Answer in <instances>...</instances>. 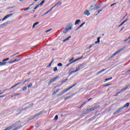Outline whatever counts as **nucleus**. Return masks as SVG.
Listing matches in <instances>:
<instances>
[{
    "label": "nucleus",
    "mask_w": 130,
    "mask_h": 130,
    "mask_svg": "<svg viewBox=\"0 0 130 130\" xmlns=\"http://www.w3.org/2000/svg\"><path fill=\"white\" fill-rule=\"evenodd\" d=\"M73 29V25L72 24H70L66 26V27L63 30V34H67L69 31H71Z\"/></svg>",
    "instance_id": "1"
},
{
    "label": "nucleus",
    "mask_w": 130,
    "mask_h": 130,
    "mask_svg": "<svg viewBox=\"0 0 130 130\" xmlns=\"http://www.w3.org/2000/svg\"><path fill=\"white\" fill-rule=\"evenodd\" d=\"M122 50H123V49H120V50L116 51L114 54H112V55L111 56L110 58H112L113 57V56H115V55H116L117 54H118V53H119V52H121V51H122Z\"/></svg>",
    "instance_id": "2"
},
{
    "label": "nucleus",
    "mask_w": 130,
    "mask_h": 130,
    "mask_svg": "<svg viewBox=\"0 0 130 130\" xmlns=\"http://www.w3.org/2000/svg\"><path fill=\"white\" fill-rule=\"evenodd\" d=\"M83 56L81 57L80 58H78L77 59H76L75 60H73L72 62H71L70 63H68L66 67H69V66H71L72 63H74V62H76V61H78V60H80V59H82L83 58Z\"/></svg>",
    "instance_id": "3"
},
{
    "label": "nucleus",
    "mask_w": 130,
    "mask_h": 130,
    "mask_svg": "<svg viewBox=\"0 0 130 130\" xmlns=\"http://www.w3.org/2000/svg\"><path fill=\"white\" fill-rule=\"evenodd\" d=\"M84 68H85V63H82L81 64H80L78 67H77V68H76V70H77V71H80V70H82V69H84Z\"/></svg>",
    "instance_id": "4"
},
{
    "label": "nucleus",
    "mask_w": 130,
    "mask_h": 130,
    "mask_svg": "<svg viewBox=\"0 0 130 130\" xmlns=\"http://www.w3.org/2000/svg\"><path fill=\"white\" fill-rule=\"evenodd\" d=\"M101 7H102V4H99L96 7L91 9L90 10V11H93V10H94V11H96V10H98V9H100V8H101Z\"/></svg>",
    "instance_id": "5"
},
{
    "label": "nucleus",
    "mask_w": 130,
    "mask_h": 130,
    "mask_svg": "<svg viewBox=\"0 0 130 130\" xmlns=\"http://www.w3.org/2000/svg\"><path fill=\"white\" fill-rule=\"evenodd\" d=\"M76 85H77V83L74 84L73 85H72L70 87L66 88L65 90H64V91H65V93L66 92H68V91H70V90H71V89H72V88H74V87H75V86H76Z\"/></svg>",
    "instance_id": "6"
},
{
    "label": "nucleus",
    "mask_w": 130,
    "mask_h": 130,
    "mask_svg": "<svg viewBox=\"0 0 130 130\" xmlns=\"http://www.w3.org/2000/svg\"><path fill=\"white\" fill-rule=\"evenodd\" d=\"M76 85H77V83L74 84L73 85H72L70 87L66 88L65 90H64V91H65V93L66 92H68V91H70V90H71V89H72V88H74V87H75V86H76Z\"/></svg>",
    "instance_id": "7"
},
{
    "label": "nucleus",
    "mask_w": 130,
    "mask_h": 130,
    "mask_svg": "<svg viewBox=\"0 0 130 130\" xmlns=\"http://www.w3.org/2000/svg\"><path fill=\"white\" fill-rule=\"evenodd\" d=\"M45 3V1H43L40 4H39L38 6H37L35 8L34 10H37L40 6H42L44 3Z\"/></svg>",
    "instance_id": "8"
},
{
    "label": "nucleus",
    "mask_w": 130,
    "mask_h": 130,
    "mask_svg": "<svg viewBox=\"0 0 130 130\" xmlns=\"http://www.w3.org/2000/svg\"><path fill=\"white\" fill-rule=\"evenodd\" d=\"M13 14H8L7 16H6L3 19L2 21H5V20H7L8 18H10V17H12L13 16Z\"/></svg>",
    "instance_id": "9"
},
{
    "label": "nucleus",
    "mask_w": 130,
    "mask_h": 130,
    "mask_svg": "<svg viewBox=\"0 0 130 130\" xmlns=\"http://www.w3.org/2000/svg\"><path fill=\"white\" fill-rule=\"evenodd\" d=\"M58 78H59V76H57L56 77H54L53 79H51L50 82V83H52L53 82H54L55 81H56V80H57V79H58Z\"/></svg>",
    "instance_id": "10"
},
{
    "label": "nucleus",
    "mask_w": 130,
    "mask_h": 130,
    "mask_svg": "<svg viewBox=\"0 0 130 130\" xmlns=\"http://www.w3.org/2000/svg\"><path fill=\"white\" fill-rule=\"evenodd\" d=\"M60 5H61V2H59L56 4H55L53 7L54 8H55V7H56V8H58V7L60 6Z\"/></svg>",
    "instance_id": "11"
},
{
    "label": "nucleus",
    "mask_w": 130,
    "mask_h": 130,
    "mask_svg": "<svg viewBox=\"0 0 130 130\" xmlns=\"http://www.w3.org/2000/svg\"><path fill=\"white\" fill-rule=\"evenodd\" d=\"M128 106H129V103H127L126 104H125L123 107V109H124V108H127V107H128Z\"/></svg>",
    "instance_id": "12"
},
{
    "label": "nucleus",
    "mask_w": 130,
    "mask_h": 130,
    "mask_svg": "<svg viewBox=\"0 0 130 130\" xmlns=\"http://www.w3.org/2000/svg\"><path fill=\"white\" fill-rule=\"evenodd\" d=\"M20 121H18L17 122H16L15 123H13L12 124V125H13V127H15V126H16V125H18V124H20Z\"/></svg>",
    "instance_id": "13"
},
{
    "label": "nucleus",
    "mask_w": 130,
    "mask_h": 130,
    "mask_svg": "<svg viewBox=\"0 0 130 130\" xmlns=\"http://www.w3.org/2000/svg\"><path fill=\"white\" fill-rule=\"evenodd\" d=\"M84 14L86 16H89L90 15V12H89L88 10H86L84 11Z\"/></svg>",
    "instance_id": "14"
},
{
    "label": "nucleus",
    "mask_w": 130,
    "mask_h": 130,
    "mask_svg": "<svg viewBox=\"0 0 130 130\" xmlns=\"http://www.w3.org/2000/svg\"><path fill=\"white\" fill-rule=\"evenodd\" d=\"M13 127H14V125H13V124H12L10 126L7 127L6 129L7 130H11V129H12V128H13Z\"/></svg>",
    "instance_id": "15"
},
{
    "label": "nucleus",
    "mask_w": 130,
    "mask_h": 130,
    "mask_svg": "<svg viewBox=\"0 0 130 130\" xmlns=\"http://www.w3.org/2000/svg\"><path fill=\"white\" fill-rule=\"evenodd\" d=\"M7 63L8 62H4V61H2V62H0V67L6 66Z\"/></svg>",
    "instance_id": "16"
},
{
    "label": "nucleus",
    "mask_w": 130,
    "mask_h": 130,
    "mask_svg": "<svg viewBox=\"0 0 130 130\" xmlns=\"http://www.w3.org/2000/svg\"><path fill=\"white\" fill-rule=\"evenodd\" d=\"M127 21H128V19H125L123 22H122L119 25V27H121V26H122V25H123V24H124V23H125L126 22H127Z\"/></svg>",
    "instance_id": "17"
},
{
    "label": "nucleus",
    "mask_w": 130,
    "mask_h": 130,
    "mask_svg": "<svg viewBox=\"0 0 130 130\" xmlns=\"http://www.w3.org/2000/svg\"><path fill=\"white\" fill-rule=\"evenodd\" d=\"M72 37L69 36L68 38H66L65 40H63V42H66V41H68V40H70V39Z\"/></svg>",
    "instance_id": "18"
},
{
    "label": "nucleus",
    "mask_w": 130,
    "mask_h": 130,
    "mask_svg": "<svg viewBox=\"0 0 130 130\" xmlns=\"http://www.w3.org/2000/svg\"><path fill=\"white\" fill-rule=\"evenodd\" d=\"M22 58H18L14 59V62H16V61H20L22 59Z\"/></svg>",
    "instance_id": "19"
},
{
    "label": "nucleus",
    "mask_w": 130,
    "mask_h": 130,
    "mask_svg": "<svg viewBox=\"0 0 130 130\" xmlns=\"http://www.w3.org/2000/svg\"><path fill=\"white\" fill-rule=\"evenodd\" d=\"M79 23H81V20L78 19L75 22V25H78Z\"/></svg>",
    "instance_id": "20"
},
{
    "label": "nucleus",
    "mask_w": 130,
    "mask_h": 130,
    "mask_svg": "<svg viewBox=\"0 0 130 130\" xmlns=\"http://www.w3.org/2000/svg\"><path fill=\"white\" fill-rule=\"evenodd\" d=\"M39 24V22H36L33 25H32V28H35V26H37V25H38Z\"/></svg>",
    "instance_id": "21"
},
{
    "label": "nucleus",
    "mask_w": 130,
    "mask_h": 130,
    "mask_svg": "<svg viewBox=\"0 0 130 130\" xmlns=\"http://www.w3.org/2000/svg\"><path fill=\"white\" fill-rule=\"evenodd\" d=\"M60 89H57L56 91H54L53 93H52V95H55V94H56V93H57L59 91H60Z\"/></svg>",
    "instance_id": "22"
},
{
    "label": "nucleus",
    "mask_w": 130,
    "mask_h": 130,
    "mask_svg": "<svg viewBox=\"0 0 130 130\" xmlns=\"http://www.w3.org/2000/svg\"><path fill=\"white\" fill-rule=\"evenodd\" d=\"M65 91H64V90H63V91H62L58 95V96H61V95H63V94H64Z\"/></svg>",
    "instance_id": "23"
},
{
    "label": "nucleus",
    "mask_w": 130,
    "mask_h": 130,
    "mask_svg": "<svg viewBox=\"0 0 130 130\" xmlns=\"http://www.w3.org/2000/svg\"><path fill=\"white\" fill-rule=\"evenodd\" d=\"M77 72H78V71L77 70V69H76L75 71H72L70 72V75H72V74H74V73H77Z\"/></svg>",
    "instance_id": "24"
},
{
    "label": "nucleus",
    "mask_w": 130,
    "mask_h": 130,
    "mask_svg": "<svg viewBox=\"0 0 130 130\" xmlns=\"http://www.w3.org/2000/svg\"><path fill=\"white\" fill-rule=\"evenodd\" d=\"M110 80H112V77L105 79V82H107V81H110Z\"/></svg>",
    "instance_id": "25"
},
{
    "label": "nucleus",
    "mask_w": 130,
    "mask_h": 130,
    "mask_svg": "<svg viewBox=\"0 0 130 130\" xmlns=\"http://www.w3.org/2000/svg\"><path fill=\"white\" fill-rule=\"evenodd\" d=\"M8 60H10V58H7L6 59H5L3 60V61L4 62H7L6 61H8Z\"/></svg>",
    "instance_id": "26"
},
{
    "label": "nucleus",
    "mask_w": 130,
    "mask_h": 130,
    "mask_svg": "<svg viewBox=\"0 0 130 130\" xmlns=\"http://www.w3.org/2000/svg\"><path fill=\"white\" fill-rule=\"evenodd\" d=\"M18 95H21V93H19L17 94H13L11 96V98H13V97H14V96H18Z\"/></svg>",
    "instance_id": "27"
},
{
    "label": "nucleus",
    "mask_w": 130,
    "mask_h": 130,
    "mask_svg": "<svg viewBox=\"0 0 130 130\" xmlns=\"http://www.w3.org/2000/svg\"><path fill=\"white\" fill-rule=\"evenodd\" d=\"M123 109V108L122 107L120 108L118 110L119 113L121 112L122 111V110Z\"/></svg>",
    "instance_id": "28"
},
{
    "label": "nucleus",
    "mask_w": 130,
    "mask_h": 130,
    "mask_svg": "<svg viewBox=\"0 0 130 130\" xmlns=\"http://www.w3.org/2000/svg\"><path fill=\"white\" fill-rule=\"evenodd\" d=\"M99 107H100V106H95L93 108L94 110H95V109H97V108H99Z\"/></svg>",
    "instance_id": "29"
},
{
    "label": "nucleus",
    "mask_w": 130,
    "mask_h": 130,
    "mask_svg": "<svg viewBox=\"0 0 130 130\" xmlns=\"http://www.w3.org/2000/svg\"><path fill=\"white\" fill-rule=\"evenodd\" d=\"M67 81H68V78H66V79H64L63 81H62L61 83L63 84L64 83H66V82H67Z\"/></svg>",
    "instance_id": "30"
},
{
    "label": "nucleus",
    "mask_w": 130,
    "mask_h": 130,
    "mask_svg": "<svg viewBox=\"0 0 130 130\" xmlns=\"http://www.w3.org/2000/svg\"><path fill=\"white\" fill-rule=\"evenodd\" d=\"M8 24H9V22H7L2 24H3V26L6 27V26H7V25H8Z\"/></svg>",
    "instance_id": "31"
},
{
    "label": "nucleus",
    "mask_w": 130,
    "mask_h": 130,
    "mask_svg": "<svg viewBox=\"0 0 130 130\" xmlns=\"http://www.w3.org/2000/svg\"><path fill=\"white\" fill-rule=\"evenodd\" d=\"M40 113L39 112L38 114H36L35 116H34V118H35V117H36V116H39V115H40Z\"/></svg>",
    "instance_id": "32"
},
{
    "label": "nucleus",
    "mask_w": 130,
    "mask_h": 130,
    "mask_svg": "<svg viewBox=\"0 0 130 130\" xmlns=\"http://www.w3.org/2000/svg\"><path fill=\"white\" fill-rule=\"evenodd\" d=\"M125 90H127L126 88V87L125 88H122V89H121L120 90V92H124V91H125Z\"/></svg>",
    "instance_id": "33"
},
{
    "label": "nucleus",
    "mask_w": 130,
    "mask_h": 130,
    "mask_svg": "<svg viewBox=\"0 0 130 130\" xmlns=\"http://www.w3.org/2000/svg\"><path fill=\"white\" fill-rule=\"evenodd\" d=\"M90 112V110L89 109L87 110L85 112V114H88V113H89Z\"/></svg>",
    "instance_id": "34"
},
{
    "label": "nucleus",
    "mask_w": 130,
    "mask_h": 130,
    "mask_svg": "<svg viewBox=\"0 0 130 130\" xmlns=\"http://www.w3.org/2000/svg\"><path fill=\"white\" fill-rule=\"evenodd\" d=\"M117 113H119V112L118 111V110H116L114 113V115H115V114H117Z\"/></svg>",
    "instance_id": "35"
},
{
    "label": "nucleus",
    "mask_w": 130,
    "mask_h": 130,
    "mask_svg": "<svg viewBox=\"0 0 130 130\" xmlns=\"http://www.w3.org/2000/svg\"><path fill=\"white\" fill-rule=\"evenodd\" d=\"M72 96L70 95L69 96H68L64 99V100H68V99H70V98H72Z\"/></svg>",
    "instance_id": "36"
},
{
    "label": "nucleus",
    "mask_w": 130,
    "mask_h": 130,
    "mask_svg": "<svg viewBox=\"0 0 130 130\" xmlns=\"http://www.w3.org/2000/svg\"><path fill=\"white\" fill-rule=\"evenodd\" d=\"M27 90V86H24L22 88V91H26Z\"/></svg>",
    "instance_id": "37"
},
{
    "label": "nucleus",
    "mask_w": 130,
    "mask_h": 130,
    "mask_svg": "<svg viewBox=\"0 0 130 130\" xmlns=\"http://www.w3.org/2000/svg\"><path fill=\"white\" fill-rule=\"evenodd\" d=\"M118 3H119L118 2L114 3V4H112V5H111L110 7H113L114 6H115L116 5H117Z\"/></svg>",
    "instance_id": "38"
},
{
    "label": "nucleus",
    "mask_w": 130,
    "mask_h": 130,
    "mask_svg": "<svg viewBox=\"0 0 130 130\" xmlns=\"http://www.w3.org/2000/svg\"><path fill=\"white\" fill-rule=\"evenodd\" d=\"M94 45H95V44L90 45L89 46V47H88V49H90V48H92V47H93V46H94Z\"/></svg>",
    "instance_id": "39"
},
{
    "label": "nucleus",
    "mask_w": 130,
    "mask_h": 130,
    "mask_svg": "<svg viewBox=\"0 0 130 130\" xmlns=\"http://www.w3.org/2000/svg\"><path fill=\"white\" fill-rule=\"evenodd\" d=\"M105 71V69H103L102 70H101V71H100V72H99L98 73V74H100V73H101L104 72Z\"/></svg>",
    "instance_id": "40"
},
{
    "label": "nucleus",
    "mask_w": 130,
    "mask_h": 130,
    "mask_svg": "<svg viewBox=\"0 0 130 130\" xmlns=\"http://www.w3.org/2000/svg\"><path fill=\"white\" fill-rule=\"evenodd\" d=\"M51 30H52V28H50V29L46 30L45 32H46V33H48V32H50V31H51Z\"/></svg>",
    "instance_id": "41"
},
{
    "label": "nucleus",
    "mask_w": 130,
    "mask_h": 130,
    "mask_svg": "<svg viewBox=\"0 0 130 130\" xmlns=\"http://www.w3.org/2000/svg\"><path fill=\"white\" fill-rule=\"evenodd\" d=\"M47 14H49L48 11H47V12L45 13L43 15H42V17H43V16H45V15H47Z\"/></svg>",
    "instance_id": "42"
},
{
    "label": "nucleus",
    "mask_w": 130,
    "mask_h": 130,
    "mask_svg": "<svg viewBox=\"0 0 130 130\" xmlns=\"http://www.w3.org/2000/svg\"><path fill=\"white\" fill-rule=\"evenodd\" d=\"M32 83H30L28 86H27V88H30V87H32Z\"/></svg>",
    "instance_id": "43"
},
{
    "label": "nucleus",
    "mask_w": 130,
    "mask_h": 130,
    "mask_svg": "<svg viewBox=\"0 0 130 130\" xmlns=\"http://www.w3.org/2000/svg\"><path fill=\"white\" fill-rule=\"evenodd\" d=\"M53 8H54V7L53 6L48 11V12H49V13L51 12V11H52V9Z\"/></svg>",
    "instance_id": "44"
},
{
    "label": "nucleus",
    "mask_w": 130,
    "mask_h": 130,
    "mask_svg": "<svg viewBox=\"0 0 130 130\" xmlns=\"http://www.w3.org/2000/svg\"><path fill=\"white\" fill-rule=\"evenodd\" d=\"M89 111L91 112V111H94V108H91L90 109H89Z\"/></svg>",
    "instance_id": "45"
},
{
    "label": "nucleus",
    "mask_w": 130,
    "mask_h": 130,
    "mask_svg": "<svg viewBox=\"0 0 130 130\" xmlns=\"http://www.w3.org/2000/svg\"><path fill=\"white\" fill-rule=\"evenodd\" d=\"M58 67H62V63H58Z\"/></svg>",
    "instance_id": "46"
},
{
    "label": "nucleus",
    "mask_w": 130,
    "mask_h": 130,
    "mask_svg": "<svg viewBox=\"0 0 130 130\" xmlns=\"http://www.w3.org/2000/svg\"><path fill=\"white\" fill-rule=\"evenodd\" d=\"M58 118V115H56L55 118H54V119L55 120H57V119Z\"/></svg>",
    "instance_id": "47"
},
{
    "label": "nucleus",
    "mask_w": 130,
    "mask_h": 130,
    "mask_svg": "<svg viewBox=\"0 0 130 130\" xmlns=\"http://www.w3.org/2000/svg\"><path fill=\"white\" fill-rule=\"evenodd\" d=\"M21 82H19L18 83H17L16 84H15L14 85V87H17V86H18V85H20V84H21Z\"/></svg>",
    "instance_id": "48"
},
{
    "label": "nucleus",
    "mask_w": 130,
    "mask_h": 130,
    "mask_svg": "<svg viewBox=\"0 0 130 130\" xmlns=\"http://www.w3.org/2000/svg\"><path fill=\"white\" fill-rule=\"evenodd\" d=\"M100 37H99V38H98V43H100Z\"/></svg>",
    "instance_id": "49"
},
{
    "label": "nucleus",
    "mask_w": 130,
    "mask_h": 130,
    "mask_svg": "<svg viewBox=\"0 0 130 130\" xmlns=\"http://www.w3.org/2000/svg\"><path fill=\"white\" fill-rule=\"evenodd\" d=\"M75 59V58L73 57L72 59L69 60V62H71V61H73V60H74V59Z\"/></svg>",
    "instance_id": "50"
},
{
    "label": "nucleus",
    "mask_w": 130,
    "mask_h": 130,
    "mask_svg": "<svg viewBox=\"0 0 130 130\" xmlns=\"http://www.w3.org/2000/svg\"><path fill=\"white\" fill-rule=\"evenodd\" d=\"M56 71H57V68L55 67V68H54V72H56Z\"/></svg>",
    "instance_id": "51"
},
{
    "label": "nucleus",
    "mask_w": 130,
    "mask_h": 130,
    "mask_svg": "<svg viewBox=\"0 0 130 130\" xmlns=\"http://www.w3.org/2000/svg\"><path fill=\"white\" fill-rule=\"evenodd\" d=\"M30 9V7H28L25 9H24V11H28V10H29Z\"/></svg>",
    "instance_id": "52"
},
{
    "label": "nucleus",
    "mask_w": 130,
    "mask_h": 130,
    "mask_svg": "<svg viewBox=\"0 0 130 130\" xmlns=\"http://www.w3.org/2000/svg\"><path fill=\"white\" fill-rule=\"evenodd\" d=\"M130 88V85H128L126 86V89L127 90L128 89Z\"/></svg>",
    "instance_id": "53"
},
{
    "label": "nucleus",
    "mask_w": 130,
    "mask_h": 130,
    "mask_svg": "<svg viewBox=\"0 0 130 130\" xmlns=\"http://www.w3.org/2000/svg\"><path fill=\"white\" fill-rule=\"evenodd\" d=\"M4 27H5L4 26V25L3 24L0 25V28H4Z\"/></svg>",
    "instance_id": "54"
},
{
    "label": "nucleus",
    "mask_w": 130,
    "mask_h": 130,
    "mask_svg": "<svg viewBox=\"0 0 130 130\" xmlns=\"http://www.w3.org/2000/svg\"><path fill=\"white\" fill-rule=\"evenodd\" d=\"M102 11H103V9L100 10L98 11V14H99L100 13V12H102Z\"/></svg>",
    "instance_id": "55"
},
{
    "label": "nucleus",
    "mask_w": 130,
    "mask_h": 130,
    "mask_svg": "<svg viewBox=\"0 0 130 130\" xmlns=\"http://www.w3.org/2000/svg\"><path fill=\"white\" fill-rule=\"evenodd\" d=\"M81 27H83V25H80L78 28H77V29H79V28H81Z\"/></svg>",
    "instance_id": "56"
},
{
    "label": "nucleus",
    "mask_w": 130,
    "mask_h": 130,
    "mask_svg": "<svg viewBox=\"0 0 130 130\" xmlns=\"http://www.w3.org/2000/svg\"><path fill=\"white\" fill-rule=\"evenodd\" d=\"M14 62H15V60H13L12 61L10 62L9 63H14Z\"/></svg>",
    "instance_id": "57"
},
{
    "label": "nucleus",
    "mask_w": 130,
    "mask_h": 130,
    "mask_svg": "<svg viewBox=\"0 0 130 130\" xmlns=\"http://www.w3.org/2000/svg\"><path fill=\"white\" fill-rule=\"evenodd\" d=\"M43 112H44V111H42L40 112V114H42V113H43Z\"/></svg>",
    "instance_id": "58"
},
{
    "label": "nucleus",
    "mask_w": 130,
    "mask_h": 130,
    "mask_svg": "<svg viewBox=\"0 0 130 130\" xmlns=\"http://www.w3.org/2000/svg\"><path fill=\"white\" fill-rule=\"evenodd\" d=\"M111 84H106V85H105V87H107V86H110Z\"/></svg>",
    "instance_id": "59"
},
{
    "label": "nucleus",
    "mask_w": 130,
    "mask_h": 130,
    "mask_svg": "<svg viewBox=\"0 0 130 130\" xmlns=\"http://www.w3.org/2000/svg\"><path fill=\"white\" fill-rule=\"evenodd\" d=\"M28 81H29V79H28L27 80L24 81L23 82V84H25V83H26V82H28Z\"/></svg>",
    "instance_id": "60"
},
{
    "label": "nucleus",
    "mask_w": 130,
    "mask_h": 130,
    "mask_svg": "<svg viewBox=\"0 0 130 130\" xmlns=\"http://www.w3.org/2000/svg\"><path fill=\"white\" fill-rule=\"evenodd\" d=\"M18 128H19L18 127H16V128L13 129V130H18Z\"/></svg>",
    "instance_id": "61"
},
{
    "label": "nucleus",
    "mask_w": 130,
    "mask_h": 130,
    "mask_svg": "<svg viewBox=\"0 0 130 130\" xmlns=\"http://www.w3.org/2000/svg\"><path fill=\"white\" fill-rule=\"evenodd\" d=\"M19 2H20L21 3H22V2H24V1H25V0H18Z\"/></svg>",
    "instance_id": "62"
},
{
    "label": "nucleus",
    "mask_w": 130,
    "mask_h": 130,
    "mask_svg": "<svg viewBox=\"0 0 130 130\" xmlns=\"http://www.w3.org/2000/svg\"><path fill=\"white\" fill-rule=\"evenodd\" d=\"M85 103H86V102H85L84 103H83V104L81 106L80 108L82 107L85 104Z\"/></svg>",
    "instance_id": "63"
},
{
    "label": "nucleus",
    "mask_w": 130,
    "mask_h": 130,
    "mask_svg": "<svg viewBox=\"0 0 130 130\" xmlns=\"http://www.w3.org/2000/svg\"><path fill=\"white\" fill-rule=\"evenodd\" d=\"M94 43H95V44H97L98 43V41H95V42H94Z\"/></svg>",
    "instance_id": "64"
}]
</instances>
